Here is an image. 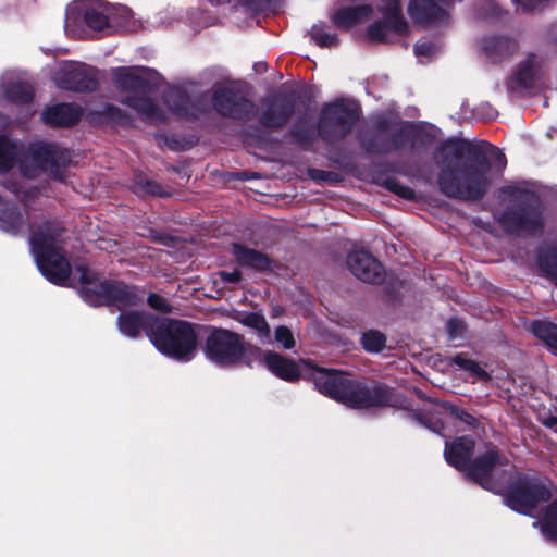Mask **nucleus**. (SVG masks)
Wrapping results in <instances>:
<instances>
[{
    "label": "nucleus",
    "mask_w": 557,
    "mask_h": 557,
    "mask_svg": "<svg viewBox=\"0 0 557 557\" xmlns=\"http://www.w3.org/2000/svg\"><path fill=\"white\" fill-rule=\"evenodd\" d=\"M129 190L138 197H171L172 193L161 183L150 178L143 170L135 169L132 174Z\"/></svg>",
    "instance_id": "obj_25"
},
{
    "label": "nucleus",
    "mask_w": 557,
    "mask_h": 557,
    "mask_svg": "<svg viewBox=\"0 0 557 557\" xmlns=\"http://www.w3.org/2000/svg\"><path fill=\"white\" fill-rule=\"evenodd\" d=\"M530 332L552 351H557V324L547 320H535L530 324Z\"/></svg>",
    "instance_id": "obj_32"
},
{
    "label": "nucleus",
    "mask_w": 557,
    "mask_h": 557,
    "mask_svg": "<svg viewBox=\"0 0 557 557\" xmlns=\"http://www.w3.org/2000/svg\"><path fill=\"white\" fill-rule=\"evenodd\" d=\"M218 275L223 283L227 284H239L243 280V274L238 269H235L232 272L222 270Z\"/></svg>",
    "instance_id": "obj_51"
},
{
    "label": "nucleus",
    "mask_w": 557,
    "mask_h": 557,
    "mask_svg": "<svg viewBox=\"0 0 557 557\" xmlns=\"http://www.w3.org/2000/svg\"><path fill=\"white\" fill-rule=\"evenodd\" d=\"M413 392L419 400L436 405L440 408H441V403H445V400H441L438 398H433L431 396H428L422 389H420L418 387H414Z\"/></svg>",
    "instance_id": "obj_54"
},
{
    "label": "nucleus",
    "mask_w": 557,
    "mask_h": 557,
    "mask_svg": "<svg viewBox=\"0 0 557 557\" xmlns=\"http://www.w3.org/2000/svg\"><path fill=\"white\" fill-rule=\"evenodd\" d=\"M396 172V164L384 162L375 165L373 169V181L375 184L384 187L386 190L395 194L405 200H414V190L403 185L393 174Z\"/></svg>",
    "instance_id": "obj_24"
},
{
    "label": "nucleus",
    "mask_w": 557,
    "mask_h": 557,
    "mask_svg": "<svg viewBox=\"0 0 557 557\" xmlns=\"http://www.w3.org/2000/svg\"><path fill=\"white\" fill-rule=\"evenodd\" d=\"M203 326L187 320L158 315L150 343L165 357L180 362L195 358L198 349V329Z\"/></svg>",
    "instance_id": "obj_8"
},
{
    "label": "nucleus",
    "mask_w": 557,
    "mask_h": 557,
    "mask_svg": "<svg viewBox=\"0 0 557 557\" xmlns=\"http://www.w3.org/2000/svg\"><path fill=\"white\" fill-rule=\"evenodd\" d=\"M83 110L75 103H59L48 107L41 114L45 123L53 126H71L82 116Z\"/></svg>",
    "instance_id": "obj_26"
},
{
    "label": "nucleus",
    "mask_w": 557,
    "mask_h": 557,
    "mask_svg": "<svg viewBox=\"0 0 557 557\" xmlns=\"http://www.w3.org/2000/svg\"><path fill=\"white\" fill-rule=\"evenodd\" d=\"M541 423L549 429H553L557 425V414L554 416L552 413H548L540 419Z\"/></svg>",
    "instance_id": "obj_57"
},
{
    "label": "nucleus",
    "mask_w": 557,
    "mask_h": 557,
    "mask_svg": "<svg viewBox=\"0 0 557 557\" xmlns=\"http://www.w3.org/2000/svg\"><path fill=\"white\" fill-rule=\"evenodd\" d=\"M361 148L367 152H376L384 147L385 150L399 149L405 141H360Z\"/></svg>",
    "instance_id": "obj_47"
},
{
    "label": "nucleus",
    "mask_w": 557,
    "mask_h": 557,
    "mask_svg": "<svg viewBox=\"0 0 557 557\" xmlns=\"http://www.w3.org/2000/svg\"><path fill=\"white\" fill-rule=\"evenodd\" d=\"M441 409H443L444 413L449 414L453 419L472 430L480 426V421L474 416L449 401L441 403Z\"/></svg>",
    "instance_id": "obj_39"
},
{
    "label": "nucleus",
    "mask_w": 557,
    "mask_h": 557,
    "mask_svg": "<svg viewBox=\"0 0 557 557\" xmlns=\"http://www.w3.org/2000/svg\"><path fill=\"white\" fill-rule=\"evenodd\" d=\"M450 0H411L408 4L409 16L424 26H438L449 20V14L442 5H448Z\"/></svg>",
    "instance_id": "obj_16"
},
{
    "label": "nucleus",
    "mask_w": 557,
    "mask_h": 557,
    "mask_svg": "<svg viewBox=\"0 0 557 557\" xmlns=\"http://www.w3.org/2000/svg\"><path fill=\"white\" fill-rule=\"evenodd\" d=\"M25 225V218L20 208L12 202H4L0 207V228L13 236L21 233Z\"/></svg>",
    "instance_id": "obj_28"
},
{
    "label": "nucleus",
    "mask_w": 557,
    "mask_h": 557,
    "mask_svg": "<svg viewBox=\"0 0 557 557\" xmlns=\"http://www.w3.org/2000/svg\"><path fill=\"white\" fill-rule=\"evenodd\" d=\"M400 288H401V283L400 282H388L383 287L384 299L388 304H398V302H400L401 301Z\"/></svg>",
    "instance_id": "obj_48"
},
{
    "label": "nucleus",
    "mask_w": 557,
    "mask_h": 557,
    "mask_svg": "<svg viewBox=\"0 0 557 557\" xmlns=\"http://www.w3.org/2000/svg\"><path fill=\"white\" fill-rule=\"evenodd\" d=\"M536 264L542 276L550 280L557 287V247L550 246L540 250Z\"/></svg>",
    "instance_id": "obj_33"
},
{
    "label": "nucleus",
    "mask_w": 557,
    "mask_h": 557,
    "mask_svg": "<svg viewBox=\"0 0 557 557\" xmlns=\"http://www.w3.org/2000/svg\"><path fill=\"white\" fill-rule=\"evenodd\" d=\"M148 72L146 67H120L114 70L113 81L116 88L128 94L123 102L150 123H158L168 117L169 110L156 104L149 97L151 84Z\"/></svg>",
    "instance_id": "obj_9"
},
{
    "label": "nucleus",
    "mask_w": 557,
    "mask_h": 557,
    "mask_svg": "<svg viewBox=\"0 0 557 557\" xmlns=\"http://www.w3.org/2000/svg\"><path fill=\"white\" fill-rule=\"evenodd\" d=\"M310 36L311 39L322 48L332 47L337 42V37L327 33L322 25H313L310 30Z\"/></svg>",
    "instance_id": "obj_44"
},
{
    "label": "nucleus",
    "mask_w": 557,
    "mask_h": 557,
    "mask_svg": "<svg viewBox=\"0 0 557 557\" xmlns=\"http://www.w3.org/2000/svg\"><path fill=\"white\" fill-rule=\"evenodd\" d=\"M147 305L162 313H171L173 309L172 305L163 296L153 292L147 295Z\"/></svg>",
    "instance_id": "obj_45"
},
{
    "label": "nucleus",
    "mask_w": 557,
    "mask_h": 557,
    "mask_svg": "<svg viewBox=\"0 0 557 557\" xmlns=\"http://www.w3.org/2000/svg\"><path fill=\"white\" fill-rule=\"evenodd\" d=\"M1 139H5V138H4V137H0V140H1Z\"/></svg>",
    "instance_id": "obj_64"
},
{
    "label": "nucleus",
    "mask_w": 557,
    "mask_h": 557,
    "mask_svg": "<svg viewBox=\"0 0 557 557\" xmlns=\"http://www.w3.org/2000/svg\"><path fill=\"white\" fill-rule=\"evenodd\" d=\"M555 490L556 485L548 476L519 472L506 490L503 487L500 495L512 511L531 516L541 504L553 498Z\"/></svg>",
    "instance_id": "obj_10"
},
{
    "label": "nucleus",
    "mask_w": 557,
    "mask_h": 557,
    "mask_svg": "<svg viewBox=\"0 0 557 557\" xmlns=\"http://www.w3.org/2000/svg\"><path fill=\"white\" fill-rule=\"evenodd\" d=\"M435 152L437 184L449 198L478 201L487 193L491 163L473 141H441Z\"/></svg>",
    "instance_id": "obj_2"
},
{
    "label": "nucleus",
    "mask_w": 557,
    "mask_h": 557,
    "mask_svg": "<svg viewBox=\"0 0 557 557\" xmlns=\"http://www.w3.org/2000/svg\"><path fill=\"white\" fill-rule=\"evenodd\" d=\"M449 338L454 339L461 336L465 332L466 325L459 318H450L446 324Z\"/></svg>",
    "instance_id": "obj_49"
},
{
    "label": "nucleus",
    "mask_w": 557,
    "mask_h": 557,
    "mask_svg": "<svg viewBox=\"0 0 557 557\" xmlns=\"http://www.w3.org/2000/svg\"><path fill=\"white\" fill-rule=\"evenodd\" d=\"M380 11L383 13L385 24L375 23L369 27L368 36L373 41H386V30L406 33L408 25L405 21L399 0H381Z\"/></svg>",
    "instance_id": "obj_15"
},
{
    "label": "nucleus",
    "mask_w": 557,
    "mask_h": 557,
    "mask_svg": "<svg viewBox=\"0 0 557 557\" xmlns=\"http://www.w3.org/2000/svg\"><path fill=\"white\" fill-rule=\"evenodd\" d=\"M372 13L370 5L341 9L332 15L333 23L339 28H349L366 21Z\"/></svg>",
    "instance_id": "obj_30"
},
{
    "label": "nucleus",
    "mask_w": 557,
    "mask_h": 557,
    "mask_svg": "<svg viewBox=\"0 0 557 557\" xmlns=\"http://www.w3.org/2000/svg\"><path fill=\"white\" fill-rule=\"evenodd\" d=\"M306 174L311 181L318 184L327 183L330 185H336L344 181L343 175L337 172L315 168H308Z\"/></svg>",
    "instance_id": "obj_42"
},
{
    "label": "nucleus",
    "mask_w": 557,
    "mask_h": 557,
    "mask_svg": "<svg viewBox=\"0 0 557 557\" xmlns=\"http://www.w3.org/2000/svg\"><path fill=\"white\" fill-rule=\"evenodd\" d=\"M436 47L434 44L429 41H420L416 45L414 51L417 55L431 57L436 52Z\"/></svg>",
    "instance_id": "obj_52"
},
{
    "label": "nucleus",
    "mask_w": 557,
    "mask_h": 557,
    "mask_svg": "<svg viewBox=\"0 0 557 557\" xmlns=\"http://www.w3.org/2000/svg\"><path fill=\"white\" fill-rule=\"evenodd\" d=\"M198 141H163L164 146L173 151H186L194 147Z\"/></svg>",
    "instance_id": "obj_53"
},
{
    "label": "nucleus",
    "mask_w": 557,
    "mask_h": 557,
    "mask_svg": "<svg viewBox=\"0 0 557 557\" xmlns=\"http://www.w3.org/2000/svg\"><path fill=\"white\" fill-rule=\"evenodd\" d=\"M491 148L496 151L495 164L500 169H505L507 164L506 156L496 146L492 145Z\"/></svg>",
    "instance_id": "obj_56"
},
{
    "label": "nucleus",
    "mask_w": 557,
    "mask_h": 557,
    "mask_svg": "<svg viewBox=\"0 0 557 557\" xmlns=\"http://www.w3.org/2000/svg\"><path fill=\"white\" fill-rule=\"evenodd\" d=\"M296 144H298L299 148L301 150H309L310 147L314 144V141H307V140H304V141H295Z\"/></svg>",
    "instance_id": "obj_60"
},
{
    "label": "nucleus",
    "mask_w": 557,
    "mask_h": 557,
    "mask_svg": "<svg viewBox=\"0 0 557 557\" xmlns=\"http://www.w3.org/2000/svg\"><path fill=\"white\" fill-rule=\"evenodd\" d=\"M274 338L277 343L282 344V346L287 350L293 349L295 347V339L293 333L285 325H280L275 329Z\"/></svg>",
    "instance_id": "obj_46"
},
{
    "label": "nucleus",
    "mask_w": 557,
    "mask_h": 557,
    "mask_svg": "<svg viewBox=\"0 0 557 557\" xmlns=\"http://www.w3.org/2000/svg\"><path fill=\"white\" fill-rule=\"evenodd\" d=\"M202 346L206 358L221 368L245 366L252 368L261 360L262 349L249 342L244 335L228 329L209 326Z\"/></svg>",
    "instance_id": "obj_7"
},
{
    "label": "nucleus",
    "mask_w": 557,
    "mask_h": 557,
    "mask_svg": "<svg viewBox=\"0 0 557 557\" xmlns=\"http://www.w3.org/2000/svg\"><path fill=\"white\" fill-rule=\"evenodd\" d=\"M110 4H96L85 10L84 20L86 24L95 30L110 32L109 21Z\"/></svg>",
    "instance_id": "obj_35"
},
{
    "label": "nucleus",
    "mask_w": 557,
    "mask_h": 557,
    "mask_svg": "<svg viewBox=\"0 0 557 557\" xmlns=\"http://www.w3.org/2000/svg\"><path fill=\"white\" fill-rule=\"evenodd\" d=\"M528 182L512 183L499 188L508 202L496 216L498 226L511 236L540 235L545 228V206L540 195L527 187Z\"/></svg>",
    "instance_id": "obj_5"
},
{
    "label": "nucleus",
    "mask_w": 557,
    "mask_h": 557,
    "mask_svg": "<svg viewBox=\"0 0 557 557\" xmlns=\"http://www.w3.org/2000/svg\"><path fill=\"white\" fill-rule=\"evenodd\" d=\"M519 49L518 40L510 36L493 35L482 40V50L492 63L510 60Z\"/></svg>",
    "instance_id": "obj_23"
},
{
    "label": "nucleus",
    "mask_w": 557,
    "mask_h": 557,
    "mask_svg": "<svg viewBox=\"0 0 557 557\" xmlns=\"http://www.w3.org/2000/svg\"><path fill=\"white\" fill-rule=\"evenodd\" d=\"M508 462V458L502 455L496 446L491 445L486 451L473 458L463 471L465 479L487 492L496 495L502 494L508 472L499 468L507 466Z\"/></svg>",
    "instance_id": "obj_11"
},
{
    "label": "nucleus",
    "mask_w": 557,
    "mask_h": 557,
    "mask_svg": "<svg viewBox=\"0 0 557 557\" xmlns=\"http://www.w3.org/2000/svg\"><path fill=\"white\" fill-rule=\"evenodd\" d=\"M11 121L9 117L2 113H0V129H4L10 125Z\"/></svg>",
    "instance_id": "obj_59"
},
{
    "label": "nucleus",
    "mask_w": 557,
    "mask_h": 557,
    "mask_svg": "<svg viewBox=\"0 0 557 557\" xmlns=\"http://www.w3.org/2000/svg\"><path fill=\"white\" fill-rule=\"evenodd\" d=\"M294 112V103L287 100L271 102L264 113L261 122L268 127H278L284 125Z\"/></svg>",
    "instance_id": "obj_29"
},
{
    "label": "nucleus",
    "mask_w": 557,
    "mask_h": 557,
    "mask_svg": "<svg viewBox=\"0 0 557 557\" xmlns=\"http://www.w3.org/2000/svg\"><path fill=\"white\" fill-rule=\"evenodd\" d=\"M211 2H215V3H221L223 2L224 0H210Z\"/></svg>",
    "instance_id": "obj_62"
},
{
    "label": "nucleus",
    "mask_w": 557,
    "mask_h": 557,
    "mask_svg": "<svg viewBox=\"0 0 557 557\" xmlns=\"http://www.w3.org/2000/svg\"><path fill=\"white\" fill-rule=\"evenodd\" d=\"M53 81L59 88L85 91L96 87V81L91 72L84 65L64 63L54 73Z\"/></svg>",
    "instance_id": "obj_19"
},
{
    "label": "nucleus",
    "mask_w": 557,
    "mask_h": 557,
    "mask_svg": "<svg viewBox=\"0 0 557 557\" xmlns=\"http://www.w3.org/2000/svg\"><path fill=\"white\" fill-rule=\"evenodd\" d=\"M451 363L458 366L460 369L468 371L470 375L481 380L488 381L491 375L484 370L476 361L467 358L462 352L457 354L451 358Z\"/></svg>",
    "instance_id": "obj_40"
},
{
    "label": "nucleus",
    "mask_w": 557,
    "mask_h": 557,
    "mask_svg": "<svg viewBox=\"0 0 557 557\" xmlns=\"http://www.w3.org/2000/svg\"><path fill=\"white\" fill-rule=\"evenodd\" d=\"M269 141H251V140H248V141H242L243 146L245 149H250V148H262V144H268Z\"/></svg>",
    "instance_id": "obj_58"
},
{
    "label": "nucleus",
    "mask_w": 557,
    "mask_h": 557,
    "mask_svg": "<svg viewBox=\"0 0 557 557\" xmlns=\"http://www.w3.org/2000/svg\"><path fill=\"white\" fill-rule=\"evenodd\" d=\"M361 344L368 352H381L385 348L386 336L380 331L369 330L362 334Z\"/></svg>",
    "instance_id": "obj_41"
},
{
    "label": "nucleus",
    "mask_w": 557,
    "mask_h": 557,
    "mask_svg": "<svg viewBox=\"0 0 557 557\" xmlns=\"http://www.w3.org/2000/svg\"><path fill=\"white\" fill-rule=\"evenodd\" d=\"M237 320L240 324L255 330L261 339L270 337V326L261 312L246 311Z\"/></svg>",
    "instance_id": "obj_37"
},
{
    "label": "nucleus",
    "mask_w": 557,
    "mask_h": 557,
    "mask_svg": "<svg viewBox=\"0 0 557 557\" xmlns=\"http://www.w3.org/2000/svg\"><path fill=\"white\" fill-rule=\"evenodd\" d=\"M548 137L557 136V127H552L550 131L547 132Z\"/></svg>",
    "instance_id": "obj_61"
},
{
    "label": "nucleus",
    "mask_w": 557,
    "mask_h": 557,
    "mask_svg": "<svg viewBox=\"0 0 557 557\" xmlns=\"http://www.w3.org/2000/svg\"><path fill=\"white\" fill-rule=\"evenodd\" d=\"M453 139L458 140L459 138L458 137H454Z\"/></svg>",
    "instance_id": "obj_63"
},
{
    "label": "nucleus",
    "mask_w": 557,
    "mask_h": 557,
    "mask_svg": "<svg viewBox=\"0 0 557 557\" xmlns=\"http://www.w3.org/2000/svg\"><path fill=\"white\" fill-rule=\"evenodd\" d=\"M76 270L81 283L78 294L87 305L117 309L121 312L116 318V326L122 335L138 339L145 334L151 339L158 315L146 310H127L144 304V287L119 278H101L98 271L86 265H78Z\"/></svg>",
    "instance_id": "obj_1"
},
{
    "label": "nucleus",
    "mask_w": 557,
    "mask_h": 557,
    "mask_svg": "<svg viewBox=\"0 0 557 557\" xmlns=\"http://www.w3.org/2000/svg\"><path fill=\"white\" fill-rule=\"evenodd\" d=\"M227 177L245 182V181H249V180L253 178L255 175L252 172L242 171V172H228Z\"/></svg>",
    "instance_id": "obj_55"
},
{
    "label": "nucleus",
    "mask_w": 557,
    "mask_h": 557,
    "mask_svg": "<svg viewBox=\"0 0 557 557\" xmlns=\"http://www.w3.org/2000/svg\"><path fill=\"white\" fill-rule=\"evenodd\" d=\"M312 381L319 393L350 409L399 406L396 388L377 380L357 379L342 370L315 367Z\"/></svg>",
    "instance_id": "obj_3"
},
{
    "label": "nucleus",
    "mask_w": 557,
    "mask_h": 557,
    "mask_svg": "<svg viewBox=\"0 0 557 557\" xmlns=\"http://www.w3.org/2000/svg\"><path fill=\"white\" fill-rule=\"evenodd\" d=\"M442 413H444L443 410L438 412L418 409L409 410V417L412 420H414L420 425L438 435H443V431L445 429V424L443 420L440 418V414Z\"/></svg>",
    "instance_id": "obj_34"
},
{
    "label": "nucleus",
    "mask_w": 557,
    "mask_h": 557,
    "mask_svg": "<svg viewBox=\"0 0 557 557\" xmlns=\"http://www.w3.org/2000/svg\"><path fill=\"white\" fill-rule=\"evenodd\" d=\"M64 231L61 222L46 220L29 235V244L38 270L55 285H63L71 274V264L57 246Z\"/></svg>",
    "instance_id": "obj_6"
},
{
    "label": "nucleus",
    "mask_w": 557,
    "mask_h": 557,
    "mask_svg": "<svg viewBox=\"0 0 557 557\" xmlns=\"http://www.w3.org/2000/svg\"><path fill=\"white\" fill-rule=\"evenodd\" d=\"M346 262L351 274L358 280L373 285H379L384 282V267L369 251H351L348 253Z\"/></svg>",
    "instance_id": "obj_13"
},
{
    "label": "nucleus",
    "mask_w": 557,
    "mask_h": 557,
    "mask_svg": "<svg viewBox=\"0 0 557 557\" xmlns=\"http://www.w3.org/2000/svg\"><path fill=\"white\" fill-rule=\"evenodd\" d=\"M9 190H11L16 199L22 202L24 206H28L32 201H34L41 193V188L39 186H30L24 188L23 186L13 183L7 186Z\"/></svg>",
    "instance_id": "obj_43"
},
{
    "label": "nucleus",
    "mask_w": 557,
    "mask_h": 557,
    "mask_svg": "<svg viewBox=\"0 0 557 557\" xmlns=\"http://www.w3.org/2000/svg\"><path fill=\"white\" fill-rule=\"evenodd\" d=\"M34 98V87L28 79L15 71H7L0 78V99L13 104H26Z\"/></svg>",
    "instance_id": "obj_17"
},
{
    "label": "nucleus",
    "mask_w": 557,
    "mask_h": 557,
    "mask_svg": "<svg viewBox=\"0 0 557 557\" xmlns=\"http://www.w3.org/2000/svg\"><path fill=\"white\" fill-rule=\"evenodd\" d=\"M150 238L153 243L164 245L168 247L173 246L175 238L165 232L150 231Z\"/></svg>",
    "instance_id": "obj_50"
},
{
    "label": "nucleus",
    "mask_w": 557,
    "mask_h": 557,
    "mask_svg": "<svg viewBox=\"0 0 557 557\" xmlns=\"http://www.w3.org/2000/svg\"><path fill=\"white\" fill-rule=\"evenodd\" d=\"M259 362L263 363L273 375L283 381L295 383L301 377L298 363L278 352L272 350L262 351Z\"/></svg>",
    "instance_id": "obj_22"
},
{
    "label": "nucleus",
    "mask_w": 557,
    "mask_h": 557,
    "mask_svg": "<svg viewBox=\"0 0 557 557\" xmlns=\"http://www.w3.org/2000/svg\"><path fill=\"white\" fill-rule=\"evenodd\" d=\"M109 21L110 32H135L139 28V22L134 18L132 11L123 5H110Z\"/></svg>",
    "instance_id": "obj_31"
},
{
    "label": "nucleus",
    "mask_w": 557,
    "mask_h": 557,
    "mask_svg": "<svg viewBox=\"0 0 557 557\" xmlns=\"http://www.w3.org/2000/svg\"><path fill=\"white\" fill-rule=\"evenodd\" d=\"M344 141H326L327 159L339 169H346L352 164V156L341 145Z\"/></svg>",
    "instance_id": "obj_38"
},
{
    "label": "nucleus",
    "mask_w": 557,
    "mask_h": 557,
    "mask_svg": "<svg viewBox=\"0 0 557 557\" xmlns=\"http://www.w3.org/2000/svg\"><path fill=\"white\" fill-rule=\"evenodd\" d=\"M72 162L73 151L54 141H29L26 149L23 141H0V174L17 165L25 178L35 180L46 173L54 181L64 182L65 170Z\"/></svg>",
    "instance_id": "obj_4"
},
{
    "label": "nucleus",
    "mask_w": 557,
    "mask_h": 557,
    "mask_svg": "<svg viewBox=\"0 0 557 557\" xmlns=\"http://www.w3.org/2000/svg\"><path fill=\"white\" fill-rule=\"evenodd\" d=\"M543 58L529 53L521 60L513 73L508 77L506 85L510 91H520L533 88L543 74Z\"/></svg>",
    "instance_id": "obj_14"
},
{
    "label": "nucleus",
    "mask_w": 557,
    "mask_h": 557,
    "mask_svg": "<svg viewBox=\"0 0 557 557\" xmlns=\"http://www.w3.org/2000/svg\"><path fill=\"white\" fill-rule=\"evenodd\" d=\"M401 131L409 139H436L442 135L438 127L426 122H407Z\"/></svg>",
    "instance_id": "obj_36"
},
{
    "label": "nucleus",
    "mask_w": 557,
    "mask_h": 557,
    "mask_svg": "<svg viewBox=\"0 0 557 557\" xmlns=\"http://www.w3.org/2000/svg\"><path fill=\"white\" fill-rule=\"evenodd\" d=\"M360 108L352 100L339 99L323 106L318 129L320 135L344 136L359 120Z\"/></svg>",
    "instance_id": "obj_12"
},
{
    "label": "nucleus",
    "mask_w": 557,
    "mask_h": 557,
    "mask_svg": "<svg viewBox=\"0 0 557 557\" xmlns=\"http://www.w3.org/2000/svg\"><path fill=\"white\" fill-rule=\"evenodd\" d=\"M547 542L557 544V498L550 499L543 510L541 518L533 522Z\"/></svg>",
    "instance_id": "obj_27"
},
{
    "label": "nucleus",
    "mask_w": 557,
    "mask_h": 557,
    "mask_svg": "<svg viewBox=\"0 0 557 557\" xmlns=\"http://www.w3.org/2000/svg\"><path fill=\"white\" fill-rule=\"evenodd\" d=\"M212 101L219 113L231 117H248L255 109L252 102L242 94L226 87L216 89Z\"/></svg>",
    "instance_id": "obj_18"
},
{
    "label": "nucleus",
    "mask_w": 557,
    "mask_h": 557,
    "mask_svg": "<svg viewBox=\"0 0 557 557\" xmlns=\"http://www.w3.org/2000/svg\"><path fill=\"white\" fill-rule=\"evenodd\" d=\"M232 253L239 267L251 269L257 273H271L278 267L277 261L269 255L242 243L233 244Z\"/></svg>",
    "instance_id": "obj_20"
},
{
    "label": "nucleus",
    "mask_w": 557,
    "mask_h": 557,
    "mask_svg": "<svg viewBox=\"0 0 557 557\" xmlns=\"http://www.w3.org/2000/svg\"><path fill=\"white\" fill-rule=\"evenodd\" d=\"M475 440L470 435L456 436L445 442L446 462L458 471H465L473 460Z\"/></svg>",
    "instance_id": "obj_21"
}]
</instances>
